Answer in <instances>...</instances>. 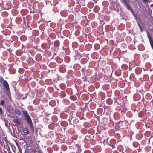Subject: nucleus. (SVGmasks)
Here are the masks:
<instances>
[{"label": "nucleus", "mask_w": 153, "mask_h": 153, "mask_svg": "<svg viewBox=\"0 0 153 153\" xmlns=\"http://www.w3.org/2000/svg\"><path fill=\"white\" fill-rule=\"evenodd\" d=\"M138 69H140V70H141V68H137L136 69V70H137Z\"/></svg>", "instance_id": "6ab92c4d"}, {"label": "nucleus", "mask_w": 153, "mask_h": 153, "mask_svg": "<svg viewBox=\"0 0 153 153\" xmlns=\"http://www.w3.org/2000/svg\"><path fill=\"white\" fill-rule=\"evenodd\" d=\"M4 80L3 78L1 76L0 77V82L2 83Z\"/></svg>", "instance_id": "f8f14e48"}, {"label": "nucleus", "mask_w": 153, "mask_h": 153, "mask_svg": "<svg viewBox=\"0 0 153 153\" xmlns=\"http://www.w3.org/2000/svg\"><path fill=\"white\" fill-rule=\"evenodd\" d=\"M12 122L15 123V126H17L18 125H20L21 123L20 120L18 118H14L12 120Z\"/></svg>", "instance_id": "7ed1b4c3"}, {"label": "nucleus", "mask_w": 153, "mask_h": 153, "mask_svg": "<svg viewBox=\"0 0 153 153\" xmlns=\"http://www.w3.org/2000/svg\"><path fill=\"white\" fill-rule=\"evenodd\" d=\"M126 8L129 10H130L131 9V6L129 4H126Z\"/></svg>", "instance_id": "1a4fd4ad"}, {"label": "nucleus", "mask_w": 153, "mask_h": 153, "mask_svg": "<svg viewBox=\"0 0 153 153\" xmlns=\"http://www.w3.org/2000/svg\"><path fill=\"white\" fill-rule=\"evenodd\" d=\"M129 41H127V42H129Z\"/></svg>", "instance_id": "aec40b11"}, {"label": "nucleus", "mask_w": 153, "mask_h": 153, "mask_svg": "<svg viewBox=\"0 0 153 153\" xmlns=\"http://www.w3.org/2000/svg\"><path fill=\"white\" fill-rule=\"evenodd\" d=\"M131 12L133 13V14H134V13L133 10H132V9H131Z\"/></svg>", "instance_id": "f3484780"}, {"label": "nucleus", "mask_w": 153, "mask_h": 153, "mask_svg": "<svg viewBox=\"0 0 153 153\" xmlns=\"http://www.w3.org/2000/svg\"><path fill=\"white\" fill-rule=\"evenodd\" d=\"M143 78L145 80H146L148 79V76L147 74H145L143 76Z\"/></svg>", "instance_id": "9d476101"}, {"label": "nucleus", "mask_w": 153, "mask_h": 153, "mask_svg": "<svg viewBox=\"0 0 153 153\" xmlns=\"http://www.w3.org/2000/svg\"><path fill=\"white\" fill-rule=\"evenodd\" d=\"M149 0H143V2L144 3H146L148 2Z\"/></svg>", "instance_id": "2eb2a0df"}, {"label": "nucleus", "mask_w": 153, "mask_h": 153, "mask_svg": "<svg viewBox=\"0 0 153 153\" xmlns=\"http://www.w3.org/2000/svg\"><path fill=\"white\" fill-rule=\"evenodd\" d=\"M5 101L3 100H1L0 103V105H4L5 103Z\"/></svg>", "instance_id": "9b49d317"}, {"label": "nucleus", "mask_w": 153, "mask_h": 153, "mask_svg": "<svg viewBox=\"0 0 153 153\" xmlns=\"http://www.w3.org/2000/svg\"><path fill=\"white\" fill-rule=\"evenodd\" d=\"M2 109L0 107V114L1 115L2 114Z\"/></svg>", "instance_id": "4468645a"}, {"label": "nucleus", "mask_w": 153, "mask_h": 153, "mask_svg": "<svg viewBox=\"0 0 153 153\" xmlns=\"http://www.w3.org/2000/svg\"><path fill=\"white\" fill-rule=\"evenodd\" d=\"M147 36L149 39L151 46L153 50V40L152 38L150 36L149 34L148 33L147 34Z\"/></svg>", "instance_id": "39448f33"}, {"label": "nucleus", "mask_w": 153, "mask_h": 153, "mask_svg": "<svg viewBox=\"0 0 153 153\" xmlns=\"http://www.w3.org/2000/svg\"><path fill=\"white\" fill-rule=\"evenodd\" d=\"M32 152L34 153H43L42 150L40 149V147L38 146L33 147L31 149Z\"/></svg>", "instance_id": "f03ea898"}, {"label": "nucleus", "mask_w": 153, "mask_h": 153, "mask_svg": "<svg viewBox=\"0 0 153 153\" xmlns=\"http://www.w3.org/2000/svg\"><path fill=\"white\" fill-rule=\"evenodd\" d=\"M3 84L4 87H5L6 90L7 91H9L10 88L9 85L7 81L5 80H4L3 82Z\"/></svg>", "instance_id": "20e7f679"}, {"label": "nucleus", "mask_w": 153, "mask_h": 153, "mask_svg": "<svg viewBox=\"0 0 153 153\" xmlns=\"http://www.w3.org/2000/svg\"><path fill=\"white\" fill-rule=\"evenodd\" d=\"M22 114L25 118L26 121L27 122V123L29 125L31 129L34 131V127L32 121L31 119L28 114L27 111L25 110H22Z\"/></svg>", "instance_id": "f257e3e1"}, {"label": "nucleus", "mask_w": 153, "mask_h": 153, "mask_svg": "<svg viewBox=\"0 0 153 153\" xmlns=\"http://www.w3.org/2000/svg\"><path fill=\"white\" fill-rule=\"evenodd\" d=\"M15 112L18 115H20L21 114L20 111L18 109H16L15 110Z\"/></svg>", "instance_id": "6e6552de"}, {"label": "nucleus", "mask_w": 153, "mask_h": 153, "mask_svg": "<svg viewBox=\"0 0 153 153\" xmlns=\"http://www.w3.org/2000/svg\"><path fill=\"white\" fill-rule=\"evenodd\" d=\"M23 132L26 135L29 134V132L27 129L26 128H24L23 130Z\"/></svg>", "instance_id": "0eeeda50"}, {"label": "nucleus", "mask_w": 153, "mask_h": 153, "mask_svg": "<svg viewBox=\"0 0 153 153\" xmlns=\"http://www.w3.org/2000/svg\"><path fill=\"white\" fill-rule=\"evenodd\" d=\"M79 122V120L77 119H75V120L74 121V123H78Z\"/></svg>", "instance_id": "ddd939ff"}, {"label": "nucleus", "mask_w": 153, "mask_h": 153, "mask_svg": "<svg viewBox=\"0 0 153 153\" xmlns=\"http://www.w3.org/2000/svg\"><path fill=\"white\" fill-rule=\"evenodd\" d=\"M116 140L114 139H112L110 140L111 143L109 144V145L111 146L112 149L115 148L114 145L116 143Z\"/></svg>", "instance_id": "423d86ee"}, {"label": "nucleus", "mask_w": 153, "mask_h": 153, "mask_svg": "<svg viewBox=\"0 0 153 153\" xmlns=\"http://www.w3.org/2000/svg\"><path fill=\"white\" fill-rule=\"evenodd\" d=\"M138 26H139V28H140V29L141 30L142 29V27H141V25H140V24H139V23H138Z\"/></svg>", "instance_id": "dca6fc26"}, {"label": "nucleus", "mask_w": 153, "mask_h": 153, "mask_svg": "<svg viewBox=\"0 0 153 153\" xmlns=\"http://www.w3.org/2000/svg\"><path fill=\"white\" fill-rule=\"evenodd\" d=\"M128 38L130 39V37H128L126 38V41H127V39H128Z\"/></svg>", "instance_id": "a211bd4d"}]
</instances>
